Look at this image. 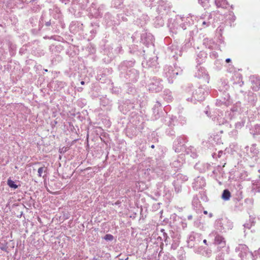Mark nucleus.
<instances>
[{"mask_svg":"<svg viewBox=\"0 0 260 260\" xmlns=\"http://www.w3.org/2000/svg\"><path fill=\"white\" fill-rule=\"evenodd\" d=\"M215 243L217 245H220L222 247L225 246V241L224 240V238L220 235H217L215 237Z\"/></svg>","mask_w":260,"mask_h":260,"instance_id":"nucleus-1","label":"nucleus"},{"mask_svg":"<svg viewBox=\"0 0 260 260\" xmlns=\"http://www.w3.org/2000/svg\"><path fill=\"white\" fill-rule=\"evenodd\" d=\"M215 4L218 7H226L227 2L226 0H215Z\"/></svg>","mask_w":260,"mask_h":260,"instance_id":"nucleus-2","label":"nucleus"},{"mask_svg":"<svg viewBox=\"0 0 260 260\" xmlns=\"http://www.w3.org/2000/svg\"><path fill=\"white\" fill-rule=\"evenodd\" d=\"M231 196V193L229 190L225 189L223 190L222 194V198L223 199H224V200H229Z\"/></svg>","mask_w":260,"mask_h":260,"instance_id":"nucleus-3","label":"nucleus"},{"mask_svg":"<svg viewBox=\"0 0 260 260\" xmlns=\"http://www.w3.org/2000/svg\"><path fill=\"white\" fill-rule=\"evenodd\" d=\"M7 184L11 188L16 189L18 187V186L15 183V182L10 179L8 180Z\"/></svg>","mask_w":260,"mask_h":260,"instance_id":"nucleus-4","label":"nucleus"},{"mask_svg":"<svg viewBox=\"0 0 260 260\" xmlns=\"http://www.w3.org/2000/svg\"><path fill=\"white\" fill-rule=\"evenodd\" d=\"M46 170L47 169L45 167L39 168L38 170V176L39 177H42L43 173H45L46 172Z\"/></svg>","mask_w":260,"mask_h":260,"instance_id":"nucleus-5","label":"nucleus"},{"mask_svg":"<svg viewBox=\"0 0 260 260\" xmlns=\"http://www.w3.org/2000/svg\"><path fill=\"white\" fill-rule=\"evenodd\" d=\"M113 236L111 234H107L104 237V239L107 241H112L113 240Z\"/></svg>","mask_w":260,"mask_h":260,"instance_id":"nucleus-6","label":"nucleus"},{"mask_svg":"<svg viewBox=\"0 0 260 260\" xmlns=\"http://www.w3.org/2000/svg\"><path fill=\"white\" fill-rule=\"evenodd\" d=\"M199 2L204 7L208 3L209 0H199Z\"/></svg>","mask_w":260,"mask_h":260,"instance_id":"nucleus-7","label":"nucleus"},{"mask_svg":"<svg viewBox=\"0 0 260 260\" xmlns=\"http://www.w3.org/2000/svg\"><path fill=\"white\" fill-rule=\"evenodd\" d=\"M225 61L227 62V63H229L231 61V59L230 58H227L226 60H225Z\"/></svg>","mask_w":260,"mask_h":260,"instance_id":"nucleus-8","label":"nucleus"},{"mask_svg":"<svg viewBox=\"0 0 260 260\" xmlns=\"http://www.w3.org/2000/svg\"><path fill=\"white\" fill-rule=\"evenodd\" d=\"M203 243H204V244H207V240H206V239H204V240H203Z\"/></svg>","mask_w":260,"mask_h":260,"instance_id":"nucleus-9","label":"nucleus"},{"mask_svg":"<svg viewBox=\"0 0 260 260\" xmlns=\"http://www.w3.org/2000/svg\"><path fill=\"white\" fill-rule=\"evenodd\" d=\"M84 84H85L84 81H82L81 82V85H84Z\"/></svg>","mask_w":260,"mask_h":260,"instance_id":"nucleus-10","label":"nucleus"},{"mask_svg":"<svg viewBox=\"0 0 260 260\" xmlns=\"http://www.w3.org/2000/svg\"><path fill=\"white\" fill-rule=\"evenodd\" d=\"M151 148H154V145H151Z\"/></svg>","mask_w":260,"mask_h":260,"instance_id":"nucleus-11","label":"nucleus"},{"mask_svg":"<svg viewBox=\"0 0 260 260\" xmlns=\"http://www.w3.org/2000/svg\"><path fill=\"white\" fill-rule=\"evenodd\" d=\"M204 214H207V211H205L204 212Z\"/></svg>","mask_w":260,"mask_h":260,"instance_id":"nucleus-12","label":"nucleus"},{"mask_svg":"<svg viewBox=\"0 0 260 260\" xmlns=\"http://www.w3.org/2000/svg\"><path fill=\"white\" fill-rule=\"evenodd\" d=\"M203 24H206V22H205V21H204V22H203Z\"/></svg>","mask_w":260,"mask_h":260,"instance_id":"nucleus-13","label":"nucleus"},{"mask_svg":"<svg viewBox=\"0 0 260 260\" xmlns=\"http://www.w3.org/2000/svg\"><path fill=\"white\" fill-rule=\"evenodd\" d=\"M93 260H97V259H95V258H94V259H93Z\"/></svg>","mask_w":260,"mask_h":260,"instance_id":"nucleus-14","label":"nucleus"}]
</instances>
